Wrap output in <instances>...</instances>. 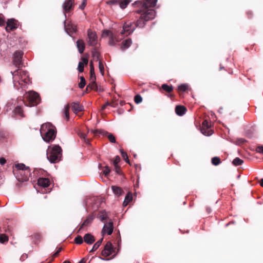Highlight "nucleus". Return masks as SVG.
<instances>
[{"mask_svg": "<svg viewBox=\"0 0 263 263\" xmlns=\"http://www.w3.org/2000/svg\"><path fill=\"white\" fill-rule=\"evenodd\" d=\"M13 78L14 87L20 90L27 88V86L30 83V79L28 72L20 68H18L14 71H11Z\"/></svg>", "mask_w": 263, "mask_h": 263, "instance_id": "nucleus-1", "label": "nucleus"}, {"mask_svg": "<svg viewBox=\"0 0 263 263\" xmlns=\"http://www.w3.org/2000/svg\"><path fill=\"white\" fill-rule=\"evenodd\" d=\"M136 28L133 22L127 21L125 23L123 26V30L121 32L122 36L119 37V35L112 33L110 31L106 30L103 31V35L104 36H108L109 37L108 44L110 46H116L117 43L119 42L123 37L122 34L125 32L128 34L133 33L135 30Z\"/></svg>", "mask_w": 263, "mask_h": 263, "instance_id": "nucleus-2", "label": "nucleus"}, {"mask_svg": "<svg viewBox=\"0 0 263 263\" xmlns=\"http://www.w3.org/2000/svg\"><path fill=\"white\" fill-rule=\"evenodd\" d=\"M137 13L140 14L141 16L136 22H134L135 28H142L145 26V22L155 18L156 12L154 9L143 10L140 9L137 10Z\"/></svg>", "mask_w": 263, "mask_h": 263, "instance_id": "nucleus-3", "label": "nucleus"}, {"mask_svg": "<svg viewBox=\"0 0 263 263\" xmlns=\"http://www.w3.org/2000/svg\"><path fill=\"white\" fill-rule=\"evenodd\" d=\"M40 133L43 139L47 142L52 141L55 137V130L49 123L42 125Z\"/></svg>", "mask_w": 263, "mask_h": 263, "instance_id": "nucleus-4", "label": "nucleus"}, {"mask_svg": "<svg viewBox=\"0 0 263 263\" xmlns=\"http://www.w3.org/2000/svg\"><path fill=\"white\" fill-rule=\"evenodd\" d=\"M47 158L51 163L59 161L62 156V149L59 145L49 146L47 151Z\"/></svg>", "mask_w": 263, "mask_h": 263, "instance_id": "nucleus-5", "label": "nucleus"}, {"mask_svg": "<svg viewBox=\"0 0 263 263\" xmlns=\"http://www.w3.org/2000/svg\"><path fill=\"white\" fill-rule=\"evenodd\" d=\"M40 101L39 95L34 91H29L24 95L23 102L26 106H36L39 103Z\"/></svg>", "mask_w": 263, "mask_h": 263, "instance_id": "nucleus-6", "label": "nucleus"}, {"mask_svg": "<svg viewBox=\"0 0 263 263\" xmlns=\"http://www.w3.org/2000/svg\"><path fill=\"white\" fill-rule=\"evenodd\" d=\"M87 43L89 46H96L98 43V36L96 32L89 29L87 30Z\"/></svg>", "mask_w": 263, "mask_h": 263, "instance_id": "nucleus-7", "label": "nucleus"}, {"mask_svg": "<svg viewBox=\"0 0 263 263\" xmlns=\"http://www.w3.org/2000/svg\"><path fill=\"white\" fill-rule=\"evenodd\" d=\"M15 167L20 171V174L22 175L24 172H25V173H26L25 178L24 179H23V180L25 181L28 180L29 176H30V173L29 167L26 166L23 163H18L17 164H15Z\"/></svg>", "mask_w": 263, "mask_h": 263, "instance_id": "nucleus-8", "label": "nucleus"}, {"mask_svg": "<svg viewBox=\"0 0 263 263\" xmlns=\"http://www.w3.org/2000/svg\"><path fill=\"white\" fill-rule=\"evenodd\" d=\"M157 0H144V2H136V4H140L141 5V9H143V10H149L148 7H153L155 6Z\"/></svg>", "mask_w": 263, "mask_h": 263, "instance_id": "nucleus-9", "label": "nucleus"}, {"mask_svg": "<svg viewBox=\"0 0 263 263\" xmlns=\"http://www.w3.org/2000/svg\"><path fill=\"white\" fill-rule=\"evenodd\" d=\"M74 0H65L62 5V8L65 17H66V14L72 9Z\"/></svg>", "mask_w": 263, "mask_h": 263, "instance_id": "nucleus-10", "label": "nucleus"}, {"mask_svg": "<svg viewBox=\"0 0 263 263\" xmlns=\"http://www.w3.org/2000/svg\"><path fill=\"white\" fill-rule=\"evenodd\" d=\"M23 54V53L21 51H16L13 54V64L18 68H20L22 65Z\"/></svg>", "mask_w": 263, "mask_h": 263, "instance_id": "nucleus-11", "label": "nucleus"}, {"mask_svg": "<svg viewBox=\"0 0 263 263\" xmlns=\"http://www.w3.org/2000/svg\"><path fill=\"white\" fill-rule=\"evenodd\" d=\"M114 227L113 223L111 221L108 222L104 224L101 233L102 235L105 234L111 235L113 232Z\"/></svg>", "mask_w": 263, "mask_h": 263, "instance_id": "nucleus-12", "label": "nucleus"}, {"mask_svg": "<svg viewBox=\"0 0 263 263\" xmlns=\"http://www.w3.org/2000/svg\"><path fill=\"white\" fill-rule=\"evenodd\" d=\"M18 27V22L14 18H10L7 21L6 30L7 31H10L16 29Z\"/></svg>", "mask_w": 263, "mask_h": 263, "instance_id": "nucleus-13", "label": "nucleus"}, {"mask_svg": "<svg viewBox=\"0 0 263 263\" xmlns=\"http://www.w3.org/2000/svg\"><path fill=\"white\" fill-rule=\"evenodd\" d=\"M210 125L206 120L203 121L202 122V127L201 129V133L205 136H211L213 132L211 129H210Z\"/></svg>", "mask_w": 263, "mask_h": 263, "instance_id": "nucleus-14", "label": "nucleus"}, {"mask_svg": "<svg viewBox=\"0 0 263 263\" xmlns=\"http://www.w3.org/2000/svg\"><path fill=\"white\" fill-rule=\"evenodd\" d=\"M93 133L95 135L101 134V135L106 136L108 137V138L110 142H111V143L116 142L115 137L112 134H110L105 130H101V129H96L93 132Z\"/></svg>", "mask_w": 263, "mask_h": 263, "instance_id": "nucleus-15", "label": "nucleus"}, {"mask_svg": "<svg viewBox=\"0 0 263 263\" xmlns=\"http://www.w3.org/2000/svg\"><path fill=\"white\" fill-rule=\"evenodd\" d=\"M114 251L112 244L108 241L106 243L103 250L102 251V255L104 256L107 257L111 255Z\"/></svg>", "mask_w": 263, "mask_h": 263, "instance_id": "nucleus-16", "label": "nucleus"}, {"mask_svg": "<svg viewBox=\"0 0 263 263\" xmlns=\"http://www.w3.org/2000/svg\"><path fill=\"white\" fill-rule=\"evenodd\" d=\"M64 24H65V29L68 34L70 35V34H72L76 32L77 27L75 25H74L72 24H68V25H66L65 21L64 22Z\"/></svg>", "mask_w": 263, "mask_h": 263, "instance_id": "nucleus-17", "label": "nucleus"}, {"mask_svg": "<svg viewBox=\"0 0 263 263\" xmlns=\"http://www.w3.org/2000/svg\"><path fill=\"white\" fill-rule=\"evenodd\" d=\"M71 108L74 113L77 114L83 110V106L80 105L79 102H72L71 103Z\"/></svg>", "mask_w": 263, "mask_h": 263, "instance_id": "nucleus-18", "label": "nucleus"}, {"mask_svg": "<svg viewBox=\"0 0 263 263\" xmlns=\"http://www.w3.org/2000/svg\"><path fill=\"white\" fill-rule=\"evenodd\" d=\"M37 184L39 186L47 187L50 184V180L46 178H40L37 180Z\"/></svg>", "mask_w": 263, "mask_h": 263, "instance_id": "nucleus-19", "label": "nucleus"}, {"mask_svg": "<svg viewBox=\"0 0 263 263\" xmlns=\"http://www.w3.org/2000/svg\"><path fill=\"white\" fill-rule=\"evenodd\" d=\"M84 241L87 244H92L95 241V238L94 236L90 233L86 234L83 237Z\"/></svg>", "mask_w": 263, "mask_h": 263, "instance_id": "nucleus-20", "label": "nucleus"}, {"mask_svg": "<svg viewBox=\"0 0 263 263\" xmlns=\"http://www.w3.org/2000/svg\"><path fill=\"white\" fill-rule=\"evenodd\" d=\"M77 47L80 53H83L85 50V43L82 40H78L77 41Z\"/></svg>", "mask_w": 263, "mask_h": 263, "instance_id": "nucleus-21", "label": "nucleus"}, {"mask_svg": "<svg viewBox=\"0 0 263 263\" xmlns=\"http://www.w3.org/2000/svg\"><path fill=\"white\" fill-rule=\"evenodd\" d=\"M94 219V217L92 215H89L87 218L84 221L83 223L82 224L81 227L80 228V230L82 229L84 227H87L89 226L93 221Z\"/></svg>", "mask_w": 263, "mask_h": 263, "instance_id": "nucleus-22", "label": "nucleus"}, {"mask_svg": "<svg viewBox=\"0 0 263 263\" xmlns=\"http://www.w3.org/2000/svg\"><path fill=\"white\" fill-rule=\"evenodd\" d=\"M186 111V108L183 106H176L175 108V112L178 116L183 115Z\"/></svg>", "mask_w": 263, "mask_h": 263, "instance_id": "nucleus-23", "label": "nucleus"}, {"mask_svg": "<svg viewBox=\"0 0 263 263\" xmlns=\"http://www.w3.org/2000/svg\"><path fill=\"white\" fill-rule=\"evenodd\" d=\"M111 190H112L114 194L116 196H121L123 193L122 190L121 189V188H120L119 186L112 185L111 186Z\"/></svg>", "mask_w": 263, "mask_h": 263, "instance_id": "nucleus-24", "label": "nucleus"}, {"mask_svg": "<svg viewBox=\"0 0 263 263\" xmlns=\"http://www.w3.org/2000/svg\"><path fill=\"white\" fill-rule=\"evenodd\" d=\"M132 43V40L129 39L124 41L122 43L121 47V49L122 50H125V49L128 48L130 46Z\"/></svg>", "mask_w": 263, "mask_h": 263, "instance_id": "nucleus-25", "label": "nucleus"}, {"mask_svg": "<svg viewBox=\"0 0 263 263\" xmlns=\"http://www.w3.org/2000/svg\"><path fill=\"white\" fill-rule=\"evenodd\" d=\"M78 135L80 138L85 142L86 144H89V141L86 137V135L82 132H79Z\"/></svg>", "mask_w": 263, "mask_h": 263, "instance_id": "nucleus-26", "label": "nucleus"}, {"mask_svg": "<svg viewBox=\"0 0 263 263\" xmlns=\"http://www.w3.org/2000/svg\"><path fill=\"white\" fill-rule=\"evenodd\" d=\"M103 238H101L100 240H99L98 241H97L94 245L92 247V248L90 252H93L96 251L101 245L102 242L103 241Z\"/></svg>", "mask_w": 263, "mask_h": 263, "instance_id": "nucleus-27", "label": "nucleus"}, {"mask_svg": "<svg viewBox=\"0 0 263 263\" xmlns=\"http://www.w3.org/2000/svg\"><path fill=\"white\" fill-rule=\"evenodd\" d=\"M243 163V161L238 157L235 158L232 162L233 164L235 166L241 165Z\"/></svg>", "mask_w": 263, "mask_h": 263, "instance_id": "nucleus-28", "label": "nucleus"}, {"mask_svg": "<svg viewBox=\"0 0 263 263\" xmlns=\"http://www.w3.org/2000/svg\"><path fill=\"white\" fill-rule=\"evenodd\" d=\"M129 2L130 1L129 0H121L119 6L121 9H124L127 7Z\"/></svg>", "mask_w": 263, "mask_h": 263, "instance_id": "nucleus-29", "label": "nucleus"}, {"mask_svg": "<svg viewBox=\"0 0 263 263\" xmlns=\"http://www.w3.org/2000/svg\"><path fill=\"white\" fill-rule=\"evenodd\" d=\"M162 88L166 92H170L173 90L172 86L168 85L167 84H164L162 85Z\"/></svg>", "mask_w": 263, "mask_h": 263, "instance_id": "nucleus-30", "label": "nucleus"}, {"mask_svg": "<svg viewBox=\"0 0 263 263\" xmlns=\"http://www.w3.org/2000/svg\"><path fill=\"white\" fill-rule=\"evenodd\" d=\"M212 163L214 165H218L220 163V159L218 157H214L212 159Z\"/></svg>", "mask_w": 263, "mask_h": 263, "instance_id": "nucleus-31", "label": "nucleus"}, {"mask_svg": "<svg viewBox=\"0 0 263 263\" xmlns=\"http://www.w3.org/2000/svg\"><path fill=\"white\" fill-rule=\"evenodd\" d=\"M83 241H84V239H83V238L80 235H78L74 238V242H76V243H77L78 245L82 244L83 243Z\"/></svg>", "mask_w": 263, "mask_h": 263, "instance_id": "nucleus-32", "label": "nucleus"}, {"mask_svg": "<svg viewBox=\"0 0 263 263\" xmlns=\"http://www.w3.org/2000/svg\"><path fill=\"white\" fill-rule=\"evenodd\" d=\"M8 241V237L5 234L0 235V243H4Z\"/></svg>", "mask_w": 263, "mask_h": 263, "instance_id": "nucleus-33", "label": "nucleus"}, {"mask_svg": "<svg viewBox=\"0 0 263 263\" xmlns=\"http://www.w3.org/2000/svg\"><path fill=\"white\" fill-rule=\"evenodd\" d=\"M107 215L105 213V212H101L99 213V219L102 221H104L105 220H106L107 219Z\"/></svg>", "mask_w": 263, "mask_h": 263, "instance_id": "nucleus-34", "label": "nucleus"}, {"mask_svg": "<svg viewBox=\"0 0 263 263\" xmlns=\"http://www.w3.org/2000/svg\"><path fill=\"white\" fill-rule=\"evenodd\" d=\"M14 111L16 114L21 116L22 117H23V110L21 106H17L15 108Z\"/></svg>", "mask_w": 263, "mask_h": 263, "instance_id": "nucleus-35", "label": "nucleus"}, {"mask_svg": "<svg viewBox=\"0 0 263 263\" xmlns=\"http://www.w3.org/2000/svg\"><path fill=\"white\" fill-rule=\"evenodd\" d=\"M120 153H121L122 158L124 159V160L126 162L129 163V160H128L127 154L125 152H124L123 151V149H120Z\"/></svg>", "mask_w": 263, "mask_h": 263, "instance_id": "nucleus-36", "label": "nucleus"}, {"mask_svg": "<svg viewBox=\"0 0 263 263\" xmlns=\"http://www.w3.org/2000/svg\"><path fill=\"white\" fill-rule=\"evenodd\" d=\"M85 80L83 77H81L80 78V82L79 84V87L80 88H83L85 86Z\"/></svg>", "mask_w": 263, "mask_h": 263, "instance_id": "nucleus-37", "label": "nucleus"}, {"mask_svg": "<svg viewBox=\"0 0 263 263\" xmlns=\"http://www.w3.org/2000/svg\"><path fill=\"white\" fill-rule=\"evenodd\" d=\"M188 88V86L186 84H183L178 86V89L181 91H185Z\"/></svg>", "mask_w": 263, "mask_h": 263, "instance_id": "nucleus-38", "label": "nucleus"}, {"mask_svg": "<svg viewBox=\"0 0 263 263\" xmlns=\"http://www.w3.org/2000/svg\"><path fill=\"white\" fill-rule=\"evenodd\" d=\"M134 101L136 103L139 104L142 101V98L139 95H136L134 98Z\"/></svg>", "mask_w": 263, "mask_h": 263, "instance_id": "nucleus-39", "label": "nucleus"}, {"mask_svg": "<svg viewBox=\"0 0 263 263\" xmlns=\"http://www.w3.org/2000/svg\"><path fill=\"white\" fill-rule=\"evenodd\" d=\"M133 199V196L130 193H128L125 197V202H130Z\"/></svg>", "mask_w": 263, "mask_h": 263, "instance_id": "nucleus-40", "label": "nucleus"}, {"mask_svg": "<svg viewBox=\"0 0 263 263\" xmlns=\"http://www.w3.org/2000/svg\"><path fill=\"white\" fill-rule=\"evenodd\" d=\"M69 105H67L64 107V114L67 118V120L69 119Z\"/></svg>", "mask_w": 263, "mask_h": 263, "instance_id": "nucleus-41", "label": "nucleus"}, {"mask_svg": "<svg viewBox=\"0 0 263 263\" xmlns=\"http://www.w3.org/2000/svg\"><path fill=\"white\" fill-rule=\"evenodd\" d=\"M99 68L100 73L102 74V75H103L104 71V68L103 64L100 61H99Z\"/></svg>", "mask_w": 263, "mask_h": 263, "instance_id": "nucleus-42", "label": "nucleus"}, {"mask_svg": "<svg viewBox=\"0 0 263 263\" xmlns=\"http://www.w3.org/2000/svg\"><path fill=\"white\" fill-rule=\"evenodd\" d=\"M110 170L109 167L107 166H106L103 171V174L105 176H107V175H108L110 173Z\"/></svg>", "mask_w": 263, "mask_h": 263, "instance_id": "nucleus-43", "label": "nucleus"}, {"mask_svg": "<svg viewBox=\"0 0 263 263\" xmlns=\"http://www.w3.org/2000/svg\"><path fill=\"white\" fill-rule=\"evenodd\" d=\"M90 74H91V78L94 77V78L95 79V72H94V68H93V63H92V62H90Z\"/></svg>", "mask_w": 263, "mask_h": 263, "instance_id": "nucleus-44", "label": "nucleus"}, {"mask_svg": "<svg viewBox=\"0 0 263 263\" xmlns=\"http://www.w3.org/2000/svg\"><path fill=\"white\" fill-rule=\"evenodd\" d=\"M78 69L79 72H82L84 70V64L80 62L78 64Z\"/></svg>", "mask_w": 263, "mask_h": 263, "instance_id": "nucleus-45", "label": "nucleus"}, {"mask_svg": "<svg viewBox=\"0 0 263 263\" xmlns=\"http://www.w3.org/2000/svg\"><path fill=\"white\" fill-rule=\"evenodd\" d=\"M120 161V158L119 156H117L115 160H114V165L115 167L117 166V165H118V163Z\"/></svg>", "mask_w": 263, "mask_h": 263, "instance_id": "nucleus-46", "label": "nucleus"}, {"mask_svg": "<svg viewBox=\"0 0 263 263\" xmlns=\"http://www.w3.org/2000/svg\"><path fill=\"white\" fill-rule=\"evenodd\" d=\"M93 57L94 59H96L97 60H99V53L98 51H96L93 52L92 53Z\"/></svg>", "mask_w": 263, "mask_h": 263, "instance_id": "nucleus-47", "label": "nucleus"}, {"mask_svg": "<svg viewBox=\"0 0 263 263\" xmlns=\"http://www.w3.org/2000/svg\"><path fill=\"white\" fill-rule=\"evenodd\" d=\"M121 0H111L110 1V3L112 5H120Z\"/></svg>", "mask_w": 263, "mask_h": 263, "instance_id": "nucleus-48", "label": "nucleus"}, {"mask_svg": "<svg viewBox=\"0 0 263 263\" xmlns=\"http://www.w3.org/2000/svg\"><path fill=\"white\" fill-rule=\"evenodd\" d=\"M256 151L258 153L263 154V146H258L256 148Z\"/></svg>", "mask_w": 263, "mask_h": 263, "instance_id": "nucleus-49", "label": "nucleus"}, {"mask_svg": "<svg viewBox=\"0 0 263 263\" xmlns=\"http://www.w3.org/2000/svg\"><path fill=\"white\" fill-rule=\"evenodd\" d=\"M61 250H62V248H59L57 249V251L53 255V257H55L59 254V253L61 251Z\"/></svg>", "mask_w": 263, "mask_h": 263, "instance_id": "nucleus-50", "label": "nucleus"}, {"mask_svg": "<svg viewBox=\"0 0 263 263\" xmlns=\"http://www.w3.org/2000/svg\"><path fill=\"white\" fill-rule=\"evenodd\" d=\"M6 162V160L5 158H4V157H2L0 158V164L2 165H3L4 164H5Z\"/></svg>", "mask_w": 263, "mask_h": 263, "instance_id": "nucleus-51", "label": "nucleus"}, {"mask_svg": "<svg viewBox=\"0 0 263 263\" xmlns=\"http://www.w3.org/2000/svg\"><path fill=\"white\" fill-rule=\"evenodd\" d=\"M5 24V21L0 15V26H3Z\"/></svg>", "mask_w": 263, "mask_h": 263, "instance_id": "nucleus-52", "label": "nucleus"}, {"mask_svg": "<svg viewBox=\"0 0 263 263\" xmlns=\"http://www.w3.org/2000/svg\"><path fill=\"white\" fill-rule=\"evenodd\" d=\"M115 171L117 172V173H119L120 168L118 165H117L116 167H115Z\"/></svg>", "mask_w": 263, "mask_h": 263, "instance_id": "nucleus-53", "label": "nucleus"}, {"mask_svg": "<svg viewBox=\"0 0 263 263\" xmlns=\"http://www.w3.org/2000/svg\"><path fill=\"white\" fill-rule=\"evenodd\" d=\"M82 60H83V64H87L88 63V60L86 58H82Z\"/></svg>", "mask_w": 263, "mask_h": 263, "instance_id": "nucleus-54", "label": "nucleus"}, {"mask_svg": "<svg viewBox=\"0 0 263 263\" xmlns=\"http://www.w3.org/2000/svg\"><path fill=\"white\" fill-rule=\"evenodd\" d=\"M86 259L85 258H83L78 263H86Z\"/></svg>", "mask_w": 263, "mask_h": 263, "instance_id": "nucleus-55", "label": "nucleus"}, {"mask_svg": "<svg viewBox=\"0 0 263 263\" xmlns=\"http://www.w3.org/2000/svg\"><path fill=\"white\" fill-rule=\"evenodd\" d=\"M84 7H85V2H83V4L81 6H80V8L83 9Z\"/></svg>", "mask_w": 263, "mask_h": 263, "instance_id": "nucleus-56", "label": "nucleus"}, {"mask_svg": "<svg viewBox=\"0 0 263 263\" xmlns=\"http://www.w3.org/2000/svg\"><path fill=\"white\" fill-rule=\"evenodd\" d=\"M260 185L263 187V179H261L260 181Z\"/></svg>", "mask_w": 263, "mask_h": 263, "instance_id": "nucleus-57", "label": "nucleus"}, {"mask_svg": "<svg viewBox=\"0 0 263 263\" xmlns=\"http://www.w3.org/2000/svg\"><path fill=\"white\" fill-rule=\"evenodd\" d=\"M128 203H129V202H127V203H126V202H125V200H124V202H123V206H126Z\"/></svg>", "mask_w": 263, "mask_h": 263, "instance_id": "nucleus-58", "label": "nucleus"}, {"mask_svg": "<svg viewBox=\"0 0 263 263\" xmlns=\"http://www.w3.org/2000/svg\"><path fill=\"white\" fill-rule=\"evenodd\" d=\"M108 103H106V104L104 105L103 106H102V109H104L105 108V107H106L107 105H108Z\"/></svg>", "mask_w": 263, "mask_h": 263, "instance_id": "nucleus-59", "label": "nucleus"}, {"mask_svg": "<svg viewBox=\"0 0 263 263\" xmlns=\"http://www.w3.org/2000/svg\"><path fill=\"white\" fill-rule=\"evenodd\" d=\"M239 141L241 143H243L245 141V140L244 139H239Z\"/></svg>", "mask_w": 263, "mask_h": 263, "instance_id": "nucleus-60", "label": "nucleus"}, {"mask_svg": "<svg viewBox=\"0 0 263 263\" xmlns=\"http://www.w3.org/2000/svg\"><path fill=\"white\" fill-rule=\"evenodd\" d=\"M100 258L102 260H109V259H104V258H103L102 257H100Z\"/></svg>", "mask_w": 263, "mask_h": 263, "instance_id": "nucleus-61", "label": "nucleus"}, {"mask_svg": "<svg viewBox=\"0 0 263 263\" xmlns=\"http://www.w3.org/2000/svg\"><path fill=\"white\" fill-rule=\"evenodd\" d=\"M63 263H71L69 261L65 260Z\"/></svg>", "mask_w": 263, "mask_h": 263, "instance_id": "nucleus-62", "label": "nucleus"}, {"mask_svg": "<svg viewBox=\"0 0 263 263\" xmlns=\"http://www.w3.org/2000/svg\"><path fill=\"white\" fill-rule=\"evenodd\" d=\"M207 210L209 212H210V210H209V209H207Z\"/></svg>", "mask_w": 263, "mask_h": 263, "instance_id": "nucleus-63", "label": "nucleus"}, {"mask_svg": "<svg viewBox=\"0 0 263 263\" xmlns=\"http://www.w3.org/2000/svg\"><path fill=\"white\" fill-rule=\"evenodd\" d=\"M207 210L209 212H210V210H209V209H207Z\"/></svg>", "mask_w": 263, "mask_h": 263, "instance_id": "nucleus-64", "label": "nucleus"}]
</instances>
